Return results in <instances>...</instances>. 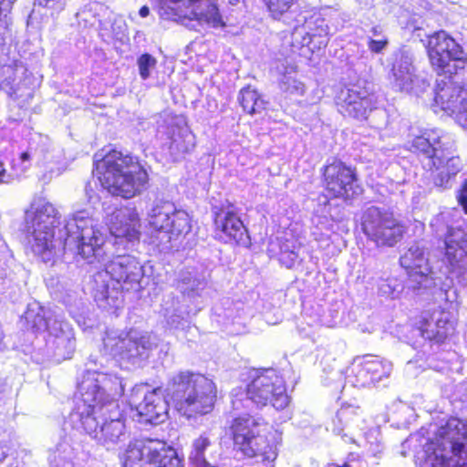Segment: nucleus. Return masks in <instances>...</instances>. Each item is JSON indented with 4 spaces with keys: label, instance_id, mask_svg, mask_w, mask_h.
<instances>
[{
    "label": "nucleus",
    "instance_id": "nucleus-1",
    "mask_svg": "<svg viewBox=\"0 0 467 467\" xmlns=\"http://www.w3.org/2000/svg\"><path fill=\"white\" fill-rule=\"evenodd\" d=\"M59 218L58 211L45 198L34 199L26 211V233L35 254L46 263L61 249L75 252L88 261L103 255L104 235L89 211H78L65 220L55 238L54 229L59 224Z\"/></svg>",
    "mask_w": 467,
    "mask_h": 467
},
{
    "label": "nucleus",
    "instance_id": "nucleus-2",
    "mask_svg": "<svg viewBox=\"0 0 467 467\" xmlns=\"http://www.w3.org/2000/svg\"><path fill=\"white\" fill-rule=\"evenodd\" d=\"M427 50L431 66L439 74L449 76L448 80L437 81L434 106L452 116L467 99V89L451 79L459 68L464 67L466 54L443 30L429 36Z\"/></svg>",
    "mask_w": 467,
    "mask_h": 467
},
{
    "label": "nucleus",
    "instance_id": "nucleus-3",
    "mask_svg": "<svg viewBox=\"0 0 467 467\" xmlns=\"http://www.w3.org/2000/svg\"><path fill=\"white\" fill-rule=\"evenodd\" d=\"M103 244V255L100 258L86 260L88 264L97 262L103 265L101 270L92 275L90 291L99 307L119 308L123 301L122 290L140 286V281L144 275L143 268L137 258L130 254H119L107 261Z\"/></svg>",
    "mask_w": 467,
    "mask_h": 467
},
{
    "label": "nucleus",
    "instance_id": "nucleus-4",
    "mask_svg": "<svg viewBox=\"0 0 467 467\" xmlns=\"http://www.w3.org/2000/svg\"><path fill=\"white\" fill-rule=\"evenodd\" d=\"M94 165L101 186L114 196L130 199L146 188L148 174L135 157L111 150L96 154Z\"/></svg>",
    "mask_w": 467,
    "mask_h": 467
},
{
    "label": "nucleus",
    "instance_id": "nucleus-5",
    "mask_svg": "<svg viewBox=\"0 0 467 467\" xmlns=\"http://www.w3.org/2000/svg\"><path fill=\"white\" fill-rule=\"evenodd\" d=\"M68 424L73 429L82 430L107 449L125 438L124 419L118 401H109L95 409L77 405L68 416Z\"/></svg>",
    "mask_w": 467,
    "mask_h": 467
},
{
    "label": "nucleus",
    "instance_id": "nucleus-6",
    "mask_svg": "<svg viewBox=\"0 0 467 467\" xmlns=\"http://www.w3.org/2000/svg\"><path fill=\"white\" fill-rule=\"evenodd\" d=\"M166 391L176 410L187 418L212 411L217 393L216 386L211 379L189 370L174 375Z\"/></svg>",
    "mask_w": 467,
    "mask_h": 467
},
{
    "label": "nucleus",
    "instance_id": "nucleus-7",
    "mask_svg": "<svg viewBox=\"0 0 467 467\" xmlns=\"http://www.w3.org/2000/svg\"><path fill=\"white\" fill-rule=\"evenodd\" d=\"M448 138L431 130L412 140L411 149L423 156V165L432 171V182L441 190L451 189L462 170V159L453 155Z\"/></svg>",
    "mask_w": 467,
    "mask_h": 467
},
{
    "label": "nucleus",
    "instance_id": "nucleus-8",
    "mask_svg": "<svg viewBox=\"0 0 467 467\" xmlns=\"http://www.w3.org/2000/svg\"><path fill=\"white\" fill-rule=\"evenodd\" d=\"M424 445V467H467V424L451 418Z\"/></svg>",
    "mask_w": 467,
    "mask_h": 467
},
{
    "label": "nucleus",
    "instance_id": "nucleus-9",
    "mask_svg": "<svg viewBox=\"0 0 467 467\" xmlns=\"http://www.w3.org/2000/svg\"><path fill=\"white\" fill-rule=\"evenodd\" d=\"M260 421L250 415L234 419L231 431L234 446L252 459L249 467H274L281 435L276 431L261 435Z\"/></svg>",
    "mask_w": 467,
    "mask_h": 467
},
{
    "label": "nucleus",
    "instance_id": "nucleus-10",
    "mask_svg": "<svg viewBox=\"0 0 467 467\" xmlns=\"http://www.w3.org/2000/svg\"><path fill=\"white\" fill-rule=\"evenodd\" d=\"M400 264L407 274V289L414 295H422L436 287L443 277L452 274L451 266L439 254L431 255L421 243H414L400 257Z\"/></svg>",
    "mask_w": 467,
    "mask_h": 467
},
{
    "label": "nucleus",
    "instance_id": "nucleus-11",
    "mask_svg": "<svg viewBox=\"0 0 467 467\" xmlns=\"http://www.w3.org/2000/svg\"><path fill=\"white\" fill-rule=\"evenodd\" d=\"M247 398L257 407L272 404L284 410L290 403L284 379L273 368L255 370L246 386Z\"/></svg>",
    "mask_w": 467,
    "mask_h": 467
},
{
    "label": "nucleus",
    "instance_id": "nucleus-12",
    "mask_svg": "<svg viewBox=\"0 0 467 467\" xmlns=\"http://www.w3.org/2000/svg\"><path fill=\"white\" fill-rule=\"evenodd\" d=\"M361 228L378 247H393L403 237L405 226L384 208L370 206L361 216Z\"/></svg>",
    "mask_w": 467,
    "mask_h": 467
},
{
    "label": "nucleus",
    "instance_id": "nucleus-13",
    "mask_svg": "<svg viewBox=\"0 0 467 467\" xmlns=\"http://www.w3.org/2000/svg\"><path fill=\"white\" fill-rule=\"evenodd\" d=\"M123 380L113 374L87 369L82 381L78 384L81 400L77 405L102 407L109 401H117L116 398L124 393Z\"/></svg>",
    "mask_w": 467,
    "mask_h": 467
},
{
    "label": "nucleus",
    "instance_id": "nucleus-14",
    "mask_svg": "<svg viewBox=\"0 0 467 467\" xmlns=\"http://www.w3.org/2000/svg\"><path fill=\"white\" fill-rule=\"evenodd\" d=\"M289 19L287 24L292 28L291 44L294 47H308L309 49H314L327 46L329 27L320 14L302 12Z\"/></svg>",
    "mask_w": 467,
    "mask_h": 467
},
{
    "label": "nucleus",
    "instance_id": "nucleus-15",
    "mask_svg": "<svg viewBox=\"0 0 467 467\" xmlns=\"http://www.w3.org/2000/svg\"><path fill=\"white\" fill-rule=\"evenodd\" d=\"M149 223L163 233L168 241L186 235L192 230L191 218L184 210L177 209L169 201L156 200L148 212Z\"/></svg>",
    "mask_w": 467,
    "mask_h": 467
},
{
    "label": "nucleus",
    "instance_id": "nucleus-16",
    "mask_svg": "<svg viewBox=\"0 0 467 467\" xmlns=\"http://www.w3.org/2000/svg\"><path fill=\"white\" fill-rule=\"evenodd\" d=\"M104 345L110 348L113 356L132 365H140L149 358L150 352L156 348L157 342L154 336L130 331L125 337L117 339L108 337L104 340Z\"/></svg>",
    "mask_w": 467,
    "mask_h": 467
},
{
    "label": "nucleus",
    "instance_id": "nucleus-17",
    "mask_svg": "<svg viewBox=\"0 0 467 467\" xmlns=\"http://www.w3.org/2000/svg\"><path fill=\"white\" fill-rule=\"evenodd\" d=\"M323 177L325 189L332 197L349 200L362 192L355 171L341 161L326 165Z\"/></svg>",
    "mask_w": 467,
    "mask_h": 467
},
{
    "label": "nucleus",
    "instance_id": "nucleus-18",
    "mask_svg": "<svg viewBox=\"0 0 467 467\" xmlns=\"http://www.w3.org/2000/svg\"><path fill=\"white\" fill-rule=\"evenodd\" d=\"M214 233L224 243L245 244L247 230L239 216L238 208L226 201L212 209Z\"/></svg>",
    "mask_w": 467,
    "mask_h": 467
},
{
    "label": "nucleus",
    "instance_id": "nucleus-19",
    "mask_svg": "<svg viewBox=\"0 0 467 467\" xmlns=\"http://www.w3.org/2000/svg\"><path fill=\"white\" fill-rule=\"evenodd\" d=\"M336 104L342 115L358 120L366 119L376 108L374 95L358 84L341 88L336 97Z\"/></svg>",
    "mask_w": 467,
    "mask_h": 467
},
{
    "label": "nucleus",
    "instance_id": "nucleus-20",
    "mask_svg": "<svg viewBox=\"0 0 467 467\" xmlns=\"http://www.w3.org/2000/svg\"><path fill=\"white\" fill-rule=\"evenodd\" d=\"M107 223L109 233L115 238L116 245L128 248L130 244L139 239V217L133 208L122 207L114 210L108 214Z\"/></svg>",
    "mask_w": 467,
    "mask_h": 467
},
{
    "label": "nucleus",
    "instance_id": "nucleus-21",
    "mask_svg": "<svg viewBox=\"0 0 467 467\" xmlns=\"http://www.w3.org/2000/svg\"><path fill=\"white\" fill-rule=\"evenodd\" d=\"M170 448L160 441H135L130 442L124 454V467H156Z\"/></svg>",
    "mask_w": 467,
    "mask_h": 467
},
{
    "label": "nucleus",
    "instance_id": "nucleus-22",
    "mask_svg": "<svg viewBox=\"0 0 467 467\" xmlns=\"http://www.w3.org/2000/svg\"><path fill=\"white\" fill-rule=\"evenodd\" d=\"M393 87L406 93L420 96L430 86L429 82L415 73L412 57L408 52H401L392 67Z\"/></svg>",
    "mask_w": 467,
    "mask_h": 467
},
{
    "label": "nucleus",
    "instance_id": "nucleus-23",
    "mask_svg": "<svg viewBox=\"0 0 467 467\" xmlns=\"http://www.w3.org/2000/svg\"><path fill=\"white\" fill-rule=\"evenodd\" d=\"M47 354L57 362L70 358L75 351V336L64 318H55L46 339Z\"/></svg>",
    "mask_w": 467,
    "mask_h": 467
},
{
    "label": "nucleus",
    "instance_id": "nucleus-24",
    "mask_svg": "<svg viewBox=\"0 0 467 467\" xmlns=\"http://www.w3.org/2000/svg\"><path fill=\"white\" fill-rule=\"evenodd\" d=\"M445 251L439 252L452 274L460 270L467 261V226L447 227L444 240Z\"/></svg>",
    "mask_w": 467,
    "mask_h": 467
},
{
    "label": "nucleus",
    "instance_id": "nucleus-25",
    "mask_svg": "<svg viewBox=\"0 0 467 467\" xmlns=\"http://www.w3.org/2000/svg\"><path fill=\"white\" fill-rule=\"evenodd\" d=\"M64 431L66 434L57 444L54 451L49 455V467H73V459L80 449L82 430L73 429L65 422Z\"/></svg>",
    "mask_w": 467,
    "mask_h": 467
},
{
    "label": "nucleus",
    "instance_id": "nucleus-26",
    "mask_svg": "<svg viewBox=\"0 0 467 467\" xmlns=\"http://www.w3.org/2000/svg\"><path fill=\"white\" fill-rule=\"evenodd\" d=\"M182 0H160L161 5L168 3L177 4ZM193 5L192 9L188 16L189 19L196 20L200 25H208L213 27L224 26L222 16L219 12L218 0H188ZM229 4L234 5L238 0H228Z\"/></svg>",
    "mask_w": 467,
    "mask_h": 467
},
{
    "label": "nucleus",
    "instance_id": "nucleus-27",
    "mask_svg": "<svg viewBox=\"0 0 467 467\" xmlns=\"http://www.w3.org/2000/svg\"><path fill=\"white\" fill-rule=\"evenodd\" d=\"M136 410L140 421L157 425L167 419L168 402L161 390L155 389L144 394L142 401L137 404Z\"/></svg>",
    "mask_w": 467,
    "mask_h": 467
},
{
    "label": "nucleus",
    "instance_id": "nucleus-28",
    "mask_svg": "<svg viewBox=\"0 0 467 467\" xmlns=\"http://www.w3.org/2000/svg\"><path fill=\"white\" fill-rule=\"evenodd\" d=\"M218 446L212 441L207 433H202L195 438L191 445L189 453L190 467H218Z\"/></svg>",
    "mask_w": 467,
    "mask_h": 467
},
{
    "label": "nucleus",
    "instance_id": "nucleus-29",
    "mask_svg": "<svg viewBox=\"0 0 467 467\" xmlns=\"http://www.w3.org/2000/svg\"><path fill=\"white\" fill-rule=\"evenodd\" d=\"M55 318H62V315L52 308L42 306L37 302L29 304L24 314L27 329L34 332H48Z\"/></svg>",
    "mask_w": 467,
    "mask_h": 467
},
{
    "label": "nucleus",
    "instance_id": "nucleus-30",
    "mask_svg": "<svg viewBox=\"0 0 467 467\" xmlns=\"http://www.w3.org/2000/svg\"><path fill=\"white\" fill-rule=\"evenodd\" d=\"M169 141L166 143L170 157L176 161L183 154L194 147V136L187 127L171 126L168 132Z\"/></svg>",
    "mask_w": 467,
    "mask_h": 467
},
{
    "label": "nucleus",
    "instance_id": "nucleus-31",
    "mask_svg": "<svg viewBox=\"0 0 467 467\" xmlns=\"http://www.w3.org/2000/svg\"><path fill=\"white\" fill-rule=\"evenodd\" d=\"M206 286L204 275L194 267L181 270L177 276V288L190 299L200 296Z\"/></svg>",
    "mask_w": 467,
    "mask_h": 467
},
{
    "label": "nucleus",
    "instance_id": "nucleus-32",
    "mask_svg": "<svg viewBox=\"0 0 467 467\" xmlns=\"http://www.w3.org/2000/svg\"><path fill=\"white\" fill-rule=\"evenodd\" d=\"M238 101L244 111L251 115L261 113L267 104L257 90L252 88L250 86L240 90Z\"/></svg>",
    "mask_w": 467,
    "mask_h": 467
},
{
    "label": "nucleus",
    "instance_id": "nucleus-33",
    "mask_svg": "<svg viewBox=\"0 0 467 467\" xmlns=\"http://www.w3.org/2000/svg\"><path fill=\"white\" fill-rule=\"evenodd\" d=\"M347 379L351 385L357 388L373 386L368 356L363 357L359 361L356 360L353 363L351 372L348 376Z\"/></svg>",
    "mask_w": 467,
    "mask_h": 467
},
{
    "label": "nucleus",
    "instance_id": "nucleus-34",
    "mask_svg": "<svg viewBox=\"0 0 467 467\" xmlns=\"http://www.w3.org/2000/svg\"><path fill=\"white\" fill-rule=\"evenodd\" d=\"M379 293L386 297L391 299L399 298L402 293L409 295L412 293L407 289V280H402L390 276L387 278H381L379 282Z\"/></svg>",
    "mask_w": 467,
    "mask_h": 467
},
{
    "label": "nucleus",
    "instance_id": "nucleus-35",
    "mask_svg": "<svg viewBox=\"0 0 467 467\" xmlns=\"http://www.w3.org/2000/svg\"><path fill=\"white\" fill-rule=\"evenodd\" d=\"M368 359L373 386H377L379 383L385 385V381L389 378L392 372L391 362L372 356H368Z\"/></svg>",
    "mask_w": 467,
    "mask_h": 467
},
{
    "label": "nucleus",
    "instance_id": "nucleus-36",
    "mask_svg": "<svg viewBox=\"0 0 467 467\" xmlns=\"http://www.w3.org/2000/svg\"><path fill=\"white\" fill-rule=\"evenodd\" d=\"M434 321L436 324V335L438 342H442L450 334L452 326L449 320V313L435 310L433 311Z\"/></svg>",
    "mask_w": 467,
    "mask_h": 467
},
{
    "label": "nucleus",
    "instance_id": "nucleus-37",
    "mask_svg": "<svg viewBox=\"0 0 467 467\" xmlns=\"http://www.w3.org/2000/svg\"><path fill=\"white\" fill-rule=\"evenodd\" d=\"M416 332L425 339L435 340L436 342H438V336L436 335V324L434 321L433 312L431 314H424V316L422 317L420 327L416 329Z\"/></svg>",
    "mask_w": 467,
    "mask_h": 467
},
{
    "label": "nucleus",
    "instance_id": "nucleus-38",
    "mask_svg": "<svg viewBox=\"0 0 467 467\" xmlns=\"http://www.w3.org/2000/svg\"><path fill=\"white\" fill-rule=\"evenodd\" d=\"M352 419V411L349 409L339 410L332 421V431L337 435L347 436L343 434L345 428L348 427L349 420Z\"/></svg>",
    "mask_w": 467,
    "mask_h": 467
},
{
    "label": "nucleus",
    "instance_id": "nucleus-39",
    "mask_svg": "<svg viewBox=\"0 0 467 467\" xmlns=\"http://www.w3.org/2000/svg\"><path fill=\"white\" fill-rule=\"evenodd\" d=\"M137 64L140 78L146 80L150 77L151 71L156 67L157 60L153 56L145 53L138 58Z\"/></svg>",
    "mask_w": 467,
    "mask_h": 467
},
{
    "label": "nucleus",
    "instance_id": "nucleus-40",
    "mask_svg": "<svg viewBox=\"0 0 467 467\" xmlns=\"http://www.w3.org/2000/svg\"><path fill=\"white\" fill-rule=\"evenodd\" d=\"M280 88L290 94L302 95L305 92V85L290 74L283 76L280 81Z\"/></svg>",
    "mask_w": 467,
    "mask_h": 467
},
{
    "label": "nucleus",
    "instance_id": "nucleus-41",
    "mask_svg": "<svg viewBox=\"0 0 467 467\" xmlns=\"http://www.w3.org/2000/svg\"><path fill=\"white\" fill-rule=\"evenodd\" d=\"M451 275V274H449L447 277H443L441 280V283L436 286L440 287V296L442 297L445 301L452 304L457 301L458 294L457 290L451 285L452 277L450 276Z\"/></svg>",
    "mask_w": 467,
    "mask_h": 467
},
{
    "label": "nucleus",
    "instance_id": "nucleus-42",
    "mask_svg": "<svg viewBox=\"0 0 467 467\" xmlns=\"http://www.w3.org/2000/svg\"><path fill=\"white\" fill-rule=\"evenodd\" d=\"M266 4L271 15L275 18H278L286 13L294 3V0H264Z\"/></svg>",
    "mask_w": 467,
    "mask_h": 467
},
{
    "label": "nucleus",
    "instance_id": "nucleus-43",
    "mask_svg": "<svg viewBox=\"0 0 467 467\" xmlns=\"http://www.w3.org/2000/svg\"><path fill=\"white\" fill-rule=\"evenodd\" d=\"M160 461L161 464L156 465V467H182L181 459L171 448H170L167 454L162 456V460Z\"/></svg>",
    "mask_w": 467,
    "mask_h": 467
},
{
    "label": "nucleus",
    "instance_id": "nucleus-44",
    "mask_svg": "<svg viewBox=\"0 0 467 467\" xmlns=\"http://www.w3.org/2000/svg\"><path fill=\"white\" fill-rule=\"evenodd\" d=\"M169 301H165L163 304V315L167 319V323L171 327H177L180 323V320L182 319V317L180 314H178V309H171V307L168 306Z\"/></svg>",
    "mask_w": 467,
    "mask_h": 467
},
{
    "label": "nucleus",
    "instance_id": "nucleus-45",
    "mask_svg": "<svg viewBox=\"0 0 467 467\" xmlns=\"http://www.w3.org/2000/svg\"><path fill=\"white\" fill-rule=\"evenodd\" d=\"M388 44L389 40L387 36H382L381 37L377 39L369 38L368 47L371 52L380 53L387 47Z\"/></svg>",
    "mask_w": 467,
    "mask_h": 467
},
{
    "label": "nucleus",
    "instance_id": "nucleus-46",
    "mask_svg": "<svg viewBox=\"0 0 467 467\" xmlns=\"http://www.w3.org/2000/svg\"><path fill=\"white\" fill-rule=\"evenodd\" d=\"M35 5L52 9L57 13L64 8L65 3L63 0H35Z\"/></svg>",
    "mask_w": 467,
    "mask_h": 467
},
{
    "label": "nucleus",
    "instance_id": "nucleus-47",
    "mask_svg": "<svg viewBox=\"0 0 467 467\" xmlns=\"http://www.w3.org/2000/svg\"><path fill=\"white\" fill-rule=\"evenodd\" d=\"M10 434L0 431V462L5 459L9 451Z\"/></svg>",
    "mask_w": 467,
    "mask_h": 467
},
{
    "label": "nucleus",
    "instance_id": "nucleus-48",
    "mask_svg": "<svg viewBox=\"0 0 467 467\" xmlns=\"http://www.w3.org/2000/svg\"><path fill=\"white\" fill-rule=\"evenodd\" d=\"M456 120L464 128H467V99L453 114Z\"/></svg>",
    "mask_w": 467,
    "mask_h": 467
},
{
    "label": "nucleus",
    "instance_id": "nucleus-49",
    "mask_svg": "<svg viewBox=\"0 0 467 467\" xmlns=\"http://www.w3.org/2000/svg\"><path fill=\"white\" fill-rule=\"evenodd\" d=\"M455 400H459L462 402H467V383L462 382L455 387Z\"/></svg>",
    "mask_w": 467,
    "mask_h": 467
},
{
    "label": "nucleus",
    "instance_id": "nucleus-50",
    "mask_svg": "<svg viewBox=\"0 0 467 467\" xmlns=\"http://www.w3.org/2000/svg\"><path fill=\"white\" fill-rule=\"evenodd\" d=\"M459 202L463 207L465 213H467V181L462 186V189L458 196Z\"/></svg>",
    "mask_w": 467,
    "mask_h": 467
},
{
    "label": "nucleus",
    "instance_id": "nucleus-51",
    "mask_svg": "<svg viewBox=\"0 0 467 467\" xmlns=\"http://www.w3.org/2000/svg\"><path fill=\"white\" fill-rule=\"evenodd\" d=\"M10 393V388L5 381L0 382V402Z\"/></svg>",
    "mask_w": 467,
    "mask_h": 467
},
{
    "label": "nucleus",
    "instance_id": "nucleus-52",
    "mask_svg": "<svg viewBox=\"0 0 467 467\" xmlns=\"http://www.w3.org/2000/svg\"><path fill=\"white\" fill-rule=\"evenodd\" d=\"M85 192H86V195H87L88 201H91L94 198V196H95V192H94L93 188L91 187V183L90 182H88L86 184Z\"/></svg>",
    "mask_w": 467,
    "mask_h": 467
},
{
    "label": "nucleus",
    "instance_id": "nucleus-53",
    "mask_svg": "<svg viewBox=\"0 0 467 467\" xmlns=\"http://www.w3.org/2000/svg\"><path fill=\"white\" fill-rule=\"evenodd\" d=\"M371 33L373 35V36H376V37H381L383 35H382V30L379 26H374L372 29H371Z\"/></svg>",
    "mask_w": 467,
    "mask_h": 467
},
{
    "label": "nucleus",
    "instance_id": "nucleus-54",
    "mask_svg": "<svg viewBox=\"0 0 467 467\" xmlns=\"http://www.w3.org/2000/svg\"><path fill=\"white\" fill-rule=\"evenodd\" d=\"M0 182H8V180L5 179V170L1 162H0Z\"/></svg>",
    "mask_w": 467,
    "mask_h": 467
},
{
    "label": "nucleus",
    "instance_id": "nucleus-55",
    "mask_svg": "<svg viewBox=\"0 0 467 467\" xmlns=\"http://www.w3.org/2000/svg\"><path fill=\"white\" fill-rule=\"evenodd\" d=\"M139 14H140V16L141 17H146V16H149V14H150V9H149V7H148V6H146V5H143V6L140 9Z\"/></svg>",
    "mask_w": 467,
    "mask_h": 467
},
{
    "label": "nucleus",
    "instance_id": "nucleus-56",
    "mask_svg": "<svg viewBox=\"0 0 467 467\" xmlns=\"http://www.w3.org/2000/svg\"><path fill=\"white\" fill-rule=\"evenodd\" d=\"M20 159H21V161H22L23 162H24V161H29V159H30V155H29V153H27V152H23V153L21 154V156H20Z\"/></svg>",
    "mask_w": 467,
    "mask_h": 467
},
{
    "label": "nucleus",
    "instance_id": "nucleus-57",
    "mask_svg": "<svg viewBox=\"0 0 467 467\" xmlns=\"http://www.w3.org/2000/svg\"><path fill=\"white\" fill-rule=\"evenodd\" d=\"M291 261L294 262L296 259H297V254L294 252L290 254Z\"/></svg>",
    "mask_w": 467,
    "mask_h": 467
},
{
    "label": "nucleus",
    "instance_id": "nucleus-58",
    "mask_svg": "<svg viewBox=\"0 0 467 467\" xmlns=\"http://www.w3.org/2000/svg\"><path fill=\"white\" fill-rule=\"evenodd\" d=\"M347 64H348V65H353V61H352V60H348V61L347 62Z\"/></svg>",
    "mask_w": 467,
    "mask_h": 467
},
{
    "label": "nucleus",
    "instance_id": "nucleus-59",
    "mask_svg": "<svg viewBox=\"0 0 467 467\" xmlns=\"http://www.w3.org/2000/svg\"><path fill=\"white\" fill-rule=\"evenodd\" d=\"M464 279L466 280L465 285L467 286V273H466V276H464Z\"/></svg>",
    "mask_w": 467,
    "mask_h": 467
},
{
    "label": "nucleus",
    "instance_id": "nucleus-60",
    "mask_svg": "<svg viewBox=\"0 0 467 467\" xmlns=\"http://www.w3.org/2000/svg\"><path fill=\"white\" fill-rule=\"evenodd\" d=\"M89 362L93 363V364H96V361L92 360V359H89Z\"/></svg>",
    "mask_w": 467,
    "mask_h": 467
},
{
    "label": "nucleus",
    "instance_id": "nucleus-61",
    "mask_svg": "<svg viewBox=\"0 0 467 467\" xmlns=\"http://www.w3.org/2000/svg\"><path fill=\"white\" fill-rule=\"evenodd\" d=\"M89 362L93 363V364H96V361L92 360V359H89Z\"/></svg>",
    "mask_w": 467,
    "mask_h": 467
},
{
    "label": "nucleus",
    "instance_id": "nucleus-62",
    "mask_svg": "<svg viewBox=\"0 0 467 467\" xmlns=\"http://www.w3.org/2000/svg\"><path fill=\"white\" fill-rule=\"evenodd\" d=\"M89 362L93 363V364H96V361L92 360V359H89Z\"/></svg>",
    "mask_w": 467,
    "mask_h": 467
}]
</instances>
